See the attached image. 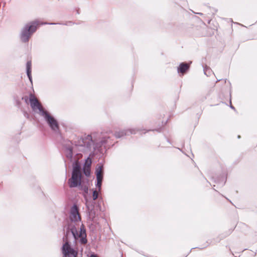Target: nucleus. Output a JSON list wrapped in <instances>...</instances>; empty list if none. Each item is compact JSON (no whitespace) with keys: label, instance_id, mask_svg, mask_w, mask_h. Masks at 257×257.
I'll return each instance as SVG.
<instances>
[{"label":"nucleus","instance_id":"obj_7","mask_svg":"<svg viewBox=\"0 0 257 257\" xmlns=\"http://www.w3.org/2000/svg\"><path fill=\"white\" fill-rule=\"evenodd\" d=\"M41 115L44 117L45 120L52 131L55 132L59 131V123L53 116H51L46 110L43 111Z\"/></svg>","mask_w":257,"mask_h":257},{"label":"nucleus","instance_id":"obj_12","mask_svg":"<svg viewBox=\"0 0 257 257\" xmlns=\"http://www.w3.org/2000/svg\"><path fill=\"white\" fill-rule=\"evenodd\" d=\"M72 173L81 174V166L78 160L75 161L73 164V169Z\"/></svg>","mask_w":257,"mask_h":257},{"label":"nucleus","instance_id":"obj_15","mask_svg":"<svg viewBox=\"0 0 257 257\" xmlns=\"http://www.w3.org/2000/svg\"><path fill=\"white\" fill-rule=\"evenodd\" d=\"M91 163V159L89 157H88L87 159L85 160V162L84 164L83 167L90 168Z\"/></svg>","mask_w":257,"mask_h":257},{"label":"nucleus","instance_id":"obj_2","mask_svg":"<svg viewBox=\"0 0 257 257\" xmlns=\"http://www.w3.org/2000/svg\"><path fill=\"white\" fill-rule=\"evenodd\" d=\"M69 219L70 222L68 223L65 229H64L65 233L71 234L74 241L73 244H76L78 240L81 244H85L87 242L86 238V229L84 225L81 223L79 228V232H78L77 226L81 222V217L79 213V209L76 204H74L70 209Z\"/></svg>","mask_w":257,"mask_h":257},{"label":"nucleus","instance_id":"obj_18","mask_svg":"<svg viewBox=\"0 0 257 257\" xmlns=\"http://www.w3.org/2000/svg\"><path fill=\"white\" fill-rule=\"evenodd\" d=\"M99 191H97L96 190H94L93 191V193H92V198H93V200H95L97 199L98 197V192Z\"/></svg>","mask_w":257,"mask_h":257},{"label":"nucleus","instance_id":"obj_3","mask_svg":"<svg viewBox=\"0 0 257 257\" xmlns=\"http://www.w3.org/2000/svg\"><path fill=\"white\" fill-rule=\"evenodd\" d=\"M39 24V22L37 20L25 24L21 28L19 34L21 41L24 43H28L32 36L36 32Z\"/></svg>","mask_w":257,"mask_h":257},{"label":"nucleus","instance_id":"obj_21","mask_svg":"<svg viewBox=\"0 0 257 257\" xmlns=\"http://www.w3.org/2000/svg\"><path fill=\"white\" fill-rule=\"evenodd\" d=\"M230 107L231 108V109H235V108L232 105V104L230 103Z\"/></svg>","mask_w":257,"mask_h":257},{"label":"nucleus","instance_id":"obj_1","mask_svg":"<svg viewBox=\"0 0 257 257\" xmlns=\"http://www.w3.org/2000/svg\"><path fill=\"white\" fill-rule=\"evenodd\" d=\"M99 135L97 133L84 135L75 141V145L78 147L80 151L86 153L93 152L103 146L106 148L113 145L111 137L109 134L102 135L99 141L97 140Z\"/></svg>","mask_w":257,"mask_h":257},{"label":"nucleus","instance_id":"obj_19","mask_svg":"<svg viewBox=\"0 0 257 257\" xmlns=\"http://www.w3.org/2000/svg\"><path fill=\"white\" fill-rule=\"evenodd\" d=\"M202 66H203V68L204 74L206 76H208V74L207 73V69H208L207 65L206 64H205V65L203 64Z\"/></svg>","mask_w":257,"mask_h":257},{"label":"nucleus","instance_id":"obj_11","mask_svg":"<svg viewBox=\"0 0 257 257\" xmlns=\"http://www.w3.org/2000/svg\"><path fill=\"white\" fill-rule=\"evenodd\" d=\"M190 68V64L189 63H187L186 62H182L180 63L179 66L177 68V72L180 75L181 74L182 75H184L186 73Z\"/></svg>","mask_w":257,"mask_h":257},{"label":"nucleus","instance_id":"obj_24","mask_svg":"<svg viewBox=\"0 0 257 257\" xmlns=\"http://www.w3.org/2000/svg\"><path fill=\"white\" fill-rule=\"evenodd\" d=\"M197 14H199V15H202V13H197Z\"/></svg>","mask_w":257,"mask_h":257},{"label":"nucleus","instance_id":"obj_5","mask_svg":"<svg viewBox=\"0 0 257 257\" xmlns=\"http://www.w3.org/2000/svg\"><path fill=\"white\" fill-rule=\"evenodd\" d=\"M152 131L151 130H145L140 128H130L126 130H122L118 132H116L114 134V136L116 138H120L123 136L130 135L131 134H136L139 133L140 134H146L149 131ZM153 131H156L160 132V128L153 130Z\"/></svg>","mask_w":257,"mask_h":257},{"label":"nucleus","instance_id":"obj_17","mask_svg":"<svg viewBox=\"0 0 257 257\" xmlns=\"http://www.w3.org/2000/svg\"><path fill=\"white\" fill-rule=\"evenodd\" d=\"M83 171L85 175L88 177L90 175V168L83 167Z\"/></svg>","mask_w":257,"mask_h":257},{"label":"nucleus","instance_id":"obj_13","mask_svg":"<svg viewBox=\"0 0 257 257\" xmlns=\"http://www.w3.org/2000/svg\"><path fill=\"white\" fill-rule=\"evenodd\" d=\"M31 67H32L31 61H27V62L26 63L27 75L28 76V77L29 78L30 81L31 83H32V75H31V72H32Z\"/></svg>","mask_w":257,"mask_h":257},{"label":"nucleus","instance_id":"obj_25","mask_svg":"<svg viewBox=\"0 0 257 257\" xmlns=\"http://www.w3.org/2000/svg\"><path fill=\"white\" fill-rule=\"evenodd\" d=\"M237 138L239 139L240 138V136L239 135L238 136Z\"/></svg>","mask_w":257,"mask_h":257},{"label":"nucleus","instance_id":"obj_16","mask_svg":"<svg viewBox=\"0 0 257 257\" xmlns=\"http://www.w3.org/2000/svg\"><path fill=\"white\" fill-rule=\"evenodd\" d=\"M56 25V24H59V25H72L73 24V23L71 21H69L67 22L66 23H42V25Z\"/></svg>","mask_w":257,"mask_h":257},{"label":"nucleus","instance_id":"obj_9","mask_svg":"<svg viewBox=\"0 0 257 257\" xmlns=\"http://www.w3.org/2000/svg\"><path fill=\"white\" fill-rule=\"evenodd\" d=\"M212 180L216 185H213V189L214 191H216V189H219L222 187L225 184L226 177L223 175H220L217 178L212 177Z\"/></svg>","mask_w":257,"mask_h":257},{"label":"nucleus","instance_id":"obj_4","mask_svg":"<svg viewBox=\"0 0 257 257\" xmlns=\"http://www.w3.org/2000/svg\"><path fill=\"white\" fill-rule=\"evenodd\" d=\"M69 234L64 232L63 237V240L64 242L62 246L63 257H77L78 248L75 245L73 246L71 244L69 239Z\"/></svg>","mask_w":257,"mask_h":257},{"label":"nucleus","instance_id":"obj_22","mask_svg":"<svg viewBox=\"0 0 257 257\" xmlns=\"http://www.w3.org/2000/svg\"><path fill=\"white\" fill-rule=\"evenodd\" d=\"M231 232V231H229V232L228 234H226V236L228 235Z\"/></svg>","mask_w":257,"mask_h":257},{"label":"nucleus","instance_id":"obj_14","mask_svg":"<svg viewBox=\"0 0 257 257\" xmlns=\"http://www.w3.org/2000/svg\"><path fill=\"white\" fill-rule=\"evenodd\" d=\"M65 156L71 162L73 159V148L71 146H69L66 148Z\"/></svg>","mask_w":257,"mask_h":257},{"label":"nucleus","instance_id":"obj_20","mask_svg":"<svg viewBox=\"0 0 257 257\" xmlns=\"http://www.w3.org/2000/svg\"><path fill=\"white\" fill-rule=\"evenodd\" d=\"M90 257H98L97 255L94 253H92L90 254Z\"/></svg>","mask_w":257,"mask_h":257},{"label":"nucleus","instance_id":"obj_6","mask_svg":"<svg viewBox=\"0 0 257 257\" xmlns=\"http://www.w3.org/2000/svg\"><path fill=\"white\" fill-rule=\"evenodd\" d=\"M81 174L72 173L71 177L68 180V184L70 188H76L81 186L80 189L87 192L88 188L86 186L83 187L82 186H81Z\"/></svg>","mask_w":257,"mask_h":257},{"label":"nucleus","instance_id":"obj_10","mask_svg":"<svg viewBox=\"0 0 257 257\" xmlns=\"http://www.w3.org/2000/svg\"><path fill=\"white\" fill-rule=\"evenodd\" d=\"M30 102L31 106L32 108V109H35L36 108H37L39 110V111L41 112V114L43 113V111H45L43 109L41 103L32 95H31V97L30 98Z\"/></svg>","mask_w":257,"mask_h":257},{"label":"nucleus","instance_id":"obj_8","mask_svg":"<svg viewBox=\"0 0 257 257\" xmlns=\"http://www.w3.org/2000/svg\"><path fill=\"white\" fill-rule=\"evenodd\" d=\"M95 174L96 177V187L98 188V191L101 189V185L103 178V166L102 165L98 164L96 167Z\"/></svg>","mask_w":257,"mask_h":257},{"label":"nucleus","instance_id":"obj_23","mask_svg":"<svg viewBox=\"0 0 257 257\" xmlns=\"http://www.w3.org/2000/svg\"><path fill=\"white\" fill-rule=\"evenodd\" d=\"M206 98H207V96H205L203 99H202V100L206 99Z\"/></svg>","mask_w":257,"mask_h":257}]
</instances>
